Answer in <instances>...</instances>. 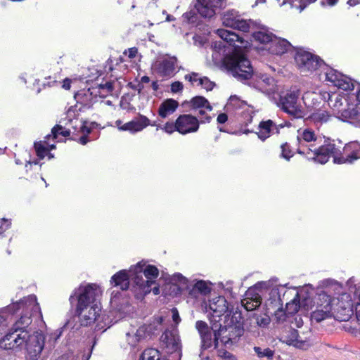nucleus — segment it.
I'll list each match as a JSON object with an SVG mask.
<instances>
[{
  "mask_svg": "<svg viewBox=\"0 0 360 360\" xmlns=\"http://www.w3.org/2000/svg\"><path fill=\"white\" fill-rule=\"evenodd\" d=\"M20 309H22V315L13 323L11 331L2 338L0 347L4 349L15 352L25 349L30 359L37 360L45 342L44 335L33 330L30 327L32 316L41 315L37 297L30 295L7 307V310L11 314L16 313Z\"/></svg>",
  "mask_w": 360,
  "mask_h": 360,
  "instance_id": "1",
  "label": "nucleus"
},
{
  "mask_svg": "<svg viewBox=\"0 0 360 360\" xmlns=\"http://www.w3.org/2000/svg\"><path fill=\"white\" fill-rule=\"evenodd\" d=\"M217 33L223 41L233 46L232 51L224 56L223 65L238 81L246 84L254 75V70L249 59L240 51V46L236 45V42L243 45V39L224 29H218Z\"/></svg>",
  "mask_w": 360,
  "mask_h": 360,
  "instance_id": "2",
  "label": "nucleus"
},
{
  "mask_svg": "<svg viewBox=\"0 0 360 360\" xmlns=\"http://www.w3.org/2000/svg\"><path fill=\"white\" fill-rule=\"evenodd\" d=\"M79 292H75L70 295V302L73 304L77 302L75 314L79 318L81 325L87 326L98 321L101 308L96 303L100 295V290L94 284H89L86 287H79Z\"/></svg>",
  "mask_w": 360,
  "mask_h": 360,
  "instance_id": "3",
  "label": "nucleus"
},
{
  "mask_svg": "<svg viewBox=\"0 0 360 360\" xmlns=\"http://www.w3.org/2000/svg\"><path fill=\"white\" fill-rule=\"evenodd\" d=\"M244 322L241 311L237 307L221 335V342L226 347L236 345L244 334Z\"/></svg>",
  "mask_w": 360,
  "mask_h": 360,
  "instance_id": "4",
  "label": "nucleus"
},
{
  "mask_svg": "<svg viewBox=\"0 0 360 360\" xmlns=\"http://www.w3.org/2000/svg\"><path fill=\"white\" fill-rule=\"evenodd\" d=\"M300 96L298 89H291L284 95L280 96L278 106L281 109L295 118H301L304 116V112L301 106L297 103Z\"/></svg>",
  "mask_w": 360,
  "mask_h": 360,
  "instance_id": "5",
  "label": "nucleus"
},
{
  "mask_svg": "<svg viewBox=\"0 0 360 360\" xmlns=\"http://www.w3.org/2000/svg\"><path fill=\"white\" fill-rule=\"evenodd\" d=\"M297 49L295 60L302 72L313 71L321 67L323 61L317 56L313 55L302 49Z\"/></svg>",
  "mask_w": 360,
  "mask_h": 360,
  "instance_id": "6",
  "label": "nucleus"
},
{
  "mask_svg": "<svg viewBox=\"0 0 360 360\" xmlns=\"http://www.w3.org/2000/svg\"><path fill=\"white\" fill-rule=\"evenodd\" d=\"M195 328L200 338V347L206 350L211 348L216 349L221 341V337L208 328V324L203 321H198L195 323Z\"/></svg>",
  "mask_w": 360,
  "mask_h": 360,
  "instance_id": "7",
  "label": "nucleus"
},
{
  "mask_svg": "<svg viewBox=\"0 0 360 360\" xmlns=\"http://www.w3.org/2000/svg\"><path fill=\"white\" fill-rule=\"evenodd\" d=\"M145 266V262H139L134 266H131L129 269V277L133 281L136 287L138 288L141 294L146 295L151 292L150 281L144 278L143 274V266Z\"/></svg>",
  "mask_w": 360,
  "mask_h": 360,
  "instance_id": "8",
  "label": "nucleus"
},
{
  "mask_svg": "<svg viewBox=\"0 0 360 360\" xmlns=\"http://www.w3.org/2000/svg\"><path fill=\"white\" fill-rule=\"evenodd\" d=\"M222 23L226 27L243 32H248L250 27L249 22L242 18L236 11H229L225 13L222 17Z\"/></svg>",
  "mask_w": 360,
  "mask_h": 360,
  "instance_id": "9",
  "label": "nucleus"
},
{
  "mask_svg": "<svg viewBox=\"0 0 360 360\" xmlns=\"http://www.w3.org/2000/svg\"><path fill=\"white\" fill-rule=\"evenodd\" d=\"M338 117L356 127H360V108L355 104L346 103V106L338 110Z\"/></svg>",
  "mask_w": 360,
  "mask_h": 360,
  "instance_id": "10",
  "label": "nucleus"
},
{
  "mask_svg": "<svg viewBox=\"0 0 360 360\" xmlns=\"http://www.w3.org/2000/svg\"><path fill=\"white\" fill-rule=\"evenodd\" d=\"M176 124L179 127V133L187 134L196 132L199 129V120L191 114L181 115L176 119Z\"/></svg>",
  "mask_w": 360,
  "mask_h": 360,
  "instance_id": "11",
  "label": "nucleus"
},
{
  "mask_svg": "<svg viewBox=\"0 0 360 360\" xmlns=\"http://www.w3.org/2000/svg\"><path fill=\"white\" fill-rule=\"evenodd\" d=\"M326 79L334 84L338 88L345 91L352 90L354 84L352 79L346 75L338 72L336 70L330 69L326 72Z\"/></svg>",
  "mask_w": 360,
  "mask_h": 360,
  "instance_id": "12",
  "label": "nucleus"
},
{
  "mask_svg": "<svg viewBox=\"0 0 360 360\" xmlns=\"http://www.w3.org/2000/svg\"><path fill=\"white\" fill-rule=\"evenodd\" d=\"M224 0H198L195 8L204 18H212L216 9L222 6Z\"/></svg>",
  "mask_w": 360,
  "mask_h": 360,
  "instance_id": "13",
  "label": "nucleus"
},
{
  "mask_svg": "<svg viewBox=\"0 0 360 360\" xmlns=\"http://www.w3.org/2000/svg\"><path fill=\"white\" fill-rule=\"evenodd\" d=\"M307 335H311L310 331L305 334L304 333H300L296 329H290L288 334V341L290 344L293 345L296 347L307 349L313 344V340Z\"/></svg>",
  "mask_w": 360,
  "mask_h": 360,
  "instance_id": "14",
  "label": "nucleus"
},
{
  "mask_svg": "<svg viewBox=\"0 0 360 360\" xmlns=\"http://www.w3.org/2000/svg\"><path fill=\"white\" fill-rule=\"evenodd\" d=\"M343 150L345 153L350 152V153L347 156V158H345L344 156H334V163H352L354 160L360 158V145L358 143H349V144L345 145Z\"/></svg>",
  "mask_w": 360,
  "mask_h": 360,
  "instance_id": "15",
  "label": "nucleus"
},
{
  "mask_svg": "<svg viewBox=\"0 0 360 360\" xmlns=\"http://www.w3.org/2000/svg\"><path fill=\"white\" fill-rule=\"evenodd\" d=\"M210 309L212 311V314L219 315V316L226 314L225 318L231 317L234 311L233 308H232V310H230L226 300L221 296L210 302Z\"/></svg>",
  "mask_w": 360,
  "mask_h": 360,
  "instance_id": "16",
  "label": "nucleus"
},
{
  "mask_svg": "<svg viewBox=\"0 0 360 360\" xmlns=\"http://www.w3.org/2000/svg\"><path fill=\"white\" fill-rule=\"evenodd\" d=\"M284 290L283 293V296L284 297L286 290H284L283 288H274L271 290L269 292V297L266 302V306L267 308L268 313H271V309H279L283 307V302L281 298L282 291Z\"/></svg>",
  "mask_w": 360,
  "mask_h": 360,
  "instance_id": "17",
  "label": "nucleus"
},
{
  "mask_svg": "<svg viewBox=\"0 0 360 360\" xmlns=\"http://www.w3.org/2000/svg\"><path fill=\"white\" fill-rule=\"evenodd\" d=\"M176 63L177 58L174 56L163 59L156 64L158 73L162 77L172 75L174 72Z\"/></svg>",
  "mask_w": 360,
  "mask_h": 360,
  "instance_id": "18",
  "label": "nucleus"
},
{
  "mask_svg": "<svg viewBox=\"0 0 360 360\" xmlns=\"http://www.w3.org/2000/svg\"><path fill=\"white\" fill-rule=\"evenodd\" d=\"M182 105L185 108H189L190 110L195 111L205 108L210 112L213 109L208 100L201 96H194L189 101H185Z\"/></svg>",
  "mask_w": 360,
  "mask_h": 360,
  "instance_id": "19",
  "label": "nucleus"
},
{
  "mask_svg": "<svg viewBox=\"0 0 360 360\" xmlns=\"http://www.w3.org/2000/svg\"><path fill=\"white\" fill-rule=\"evenodd\" d=\"M160 340L171 352H176L179 349V337L173 331L165 330L161 335Z\"/></svg>",
  "mask_w": 360,
  "mask_h": 360,
  "instance_id": "20",
  "label": "nucleus"
},
{
  "mask_svg": "<svg viewBox=\"0 0 360 360\" xmlns=\"http://www.w3.org/2000/svg\"><path fill=\"white\" fill-rule=\"evenodd\" d=\"M292 48L294 47L288 41L276 37H274L271 45L269 47L271 52L276 55H282L290 51Z\"/></svg>",
  "mask_w": 360,
  "mask_h": 360,
  "instance_id": "21",
  "label": "nucleus"
},
{
  "mask_svg": "<svg viewBox=\"0 0 360 360\" xmlns=\"http://www.w3.org/2000/svg\"><path fill=\"white\" fill-rule=\"evenodd\" d=\"M330 117L331 116L327 111L319 110L309 116L306 119V122L314 124L317 129H319L323 124L327 123Z\"/></svg>",
  "mask_w": 360,
  "mask_h": 360,
  "instance_id": "22",
  "label": "nucleus"
},
{
  "mask_svg": "<svg viewBox=\"0 0 360 360\" xmlns=\"http://www.w3.org/2000/svg\"><path fill=\"white\" fill-rule=\"evenodd\" d=\"M129 273L126 270H121L112 276L110 282L115 287L126 290L129 287Z\"/></svg>",
  "mask_w": 360,
  "mask_h": 360,
  "instance_id": "23",
  "label": "nucleus"
},
{
  "mask_svg": "<svg viewBox=\"0 0 360 360\" xmlns=\"http://www.w3.org/2000/svg\"><path fill=\"white\" fill-rule=\"evenodd\" d=\"M149 124V120L145 116H140L138 120H132L124 124L120 128L124 131H131L136 132L142 130L144 127Z\"/></svg>",
  "mask_w": 360,
  "mask_h": 360,
  "instance_id": "24",
  "label": "nucleus"
},
{
  "mask_svg": "<svg viewBox=\"0 0 360 360\" xmlns=\"http://www.w3.org/2000/svg\"><path fill=\"white\" fill-rule=\"evenodd\" d=\"M311 314V322L320 323L330 316L332 307L329 301L323 307H320Z\"/></svg>",
  "mask_w": 360,
  "mask_h": 360,
  "instance_id": "25",
  "label": "nucleus"
},
{
  "mask_svg": "<svg viewBox=\"0 0 360 360\" xmlns=\"http://www.w3.org/2000/svg\"><path fill=\"white\" fill-rule=\"evenodd\" d=\"M178 105L179 103L176 100L172 98L166 99L159 107V115L162 118L167 117L176 110Z\"/></svg>",
  "mask_w": 360,
  "mask_h": 360,
  "instance_id": "26",
  "label": "nucleus"
},
{
  "mask_svg": "<svg viewBox=\"0 0 360 360\" xmlns=\"http://www.w3.org/2000/svg\"><path fill=\"white\" fill-rule=\"evenodd\" d=\"M274 122L271 120L262 121L259 124V131L257 133L259 139L265 141L269 137L271 133H274Z\"/></svg>",
  "mask_w": 360,
  "mask_h": 360,
  "instance_id": "27",
  "label": "nucleus"
},
{
  "mask_svg": "<svg viewBox=\"0 0 360 360\" xmlns=\"http://www.w3.org/2000/svg\"><path fill=\"white\" fill-rule=\"evenodd\" d=\"M139 360H169L155 348H148L141 353Z\"/></svg>",
  "mask_w": 360,
  "mask_h": 360,
  "instance_id": "28",
  "label": "nucleus"
},
{
  "mask_svg": "<svg viewBox=\"0 0 360 360\" xmlns=\"http://www.w3.org/2000/svg\"><path fill=\"white\" fill-rule=\"evenodd\" d=\"M318 137L316 136L314 131L311 129H305L303 131L297 136V141L299 146H304L305 143L311 142H316Z\"/></svg>",
  "mask_w": 360,
  "mask_h": 360,
  "instance_id": "29",
  "label": "nucleus"
},
{
  "mask_svg": "<svg viewBox=\"0 0 360 360\" xmlns=\"http://www.w3.org/2000/svg\"><path fill=\"white\" fill-rule=\"evenodd\" d=\"M210 292V288L204 281H199L196 282L192 288L189 290V294L195 297H197L199 294L205 295Z\"/></svg>",
  "mask_w": 360,
  "mask_h": 360,
  "instance_id": "30",
  "label": "nucleus"
},
{
  "mask_svg": "<svg viewBox=\"0 0 360 360\" xmlns=\"http://www.w3.org/2000/svg\"><path fill=\"white\" fill-rule=\"evenodd\" d=\"M209 319L210 326H208V328L221 337L222 332H224V327L221 323V316L216 314H212Z\"/></svg>",
  "mask_w": 360,
  "mask_h": 360,
  "instance_id": "31",
  "label": "nucleus"
},
{
  "mask_svg": "<svg viewBox=\"0 0 360 360\" xmlns=\"http://www.w3.org/2000/svg\"><path fill=\"white\" fill-rule=\"evenodd\" d=\"M342 142L338 140V145L335 143V140L330 141L329 139L325 140L324 143L323 144L326 148L328 153L334 157L339 154H341V148H342Z\"/></svg>",
  "mask_w": 360,
  "mask_h": 360,
  "instance_id": "32",
  "label": "nucleus"
},
{
  "mask_svg": "<svg viewBox=\"0 0 360 360\" xmlns=\"http://www.w3.org/2000/svg\"><path fill=\"white\" fill-rule=\"evenodd\" d=\"M262 304V297L259 295H255L254 297L245 298L242 302V307L247 311H252L258 308Z\"/></svg>",
  "mask_w": 360,
  "mask_h": 360,
  "instance_id": "33",
  "label": "nucleus"
},
{
  "mask_svg": "<svg viewBox=\"0 0 360 360\" xmlns=\"http://www.w3.org/2000/svg\"><path fill=\"white\" fill-rule=\"evenodd\" d=\"M143 274L145 278L150 280V284L152 285L155 283V280L159 275V271L158 268L153 265H147L143 266Z\"/></svg>",
  "mask_w": 360,
  "mask_h": 360,
  "instance_id": "34",
  "label": "nucleus"
},
{
  "mask_svg": "<svg viewBox=\"0 0 360 360\" xmlns=\"http://www.w3.org/2000/svg\"><path fill=\"white\" fill-rule=\"evenodd\" d=\"M325 149L326 148L323 145L319 146L318 148L315 150L316 156H314L312 159L320 164L326 163L331 155Z\"/></svg>",
  "mask_w": 360,
  "mask_h": 360,
  "instance_id": "35",
  "label": "nucleus"
},
{
  "mask_svg": "<svg viewBox=\"0 0 360 360\" xmlns=\"http://www.w3.org/2000/svg\"><path fill=\"white\" fill-rule=\"evenodd\" d=\"M276 36L272 33H268L263 31L256 32L253 34L254 39L262 44H270L271 45L272 41Z\"/></svg>",
  "mask_w": 360,
  "mask_h": 360,
  "instance_id": "36",
  "label": "nucleus"
},
{
  "mask_svg": "<svg viewBox=\"0 0 360 360\" xmlns=\"http://www.w3.org/2000/svg\"><path fill=\"white\" fill-rule=\"evenodd\" d=\"M316 0H283L281 6L285 4H290L300 8V11H303L309 4L315 2Z\"/></svg>",
  "mask_w": 360,
  "mask_h": 360,
  "instance_id": "37",
  "label": "nucleus"
},
{
  "mask_svg": "<svg viewBox=\"0 0 360 360\" xmlns=\"http://www.w3.org/2000/svg\"><path fill=\"white\" fill-rule=\"evenodd\" d=\"M58 134L62 135L64 137H68L70 135V129H63V127L60 124H56L51 129V134L47 135L45 138L49 139L51 136H53L54 139H57Z\"/></svg>",
  "mask_w": 360,
  "mask_h": 360,
  "instance_id": "38",
  "label": "nucleus"
},
{
  "mask_svg": "<svg viewBox=\"0 0 360 360\" xmlns=\"http://www.w3.org/2000/svg\"><path fill=\"white\" fill-rule=\"evenodd\" d=\"M253 349L259 358L266 357L268 359H271L273 358L274 352L270 348L254 347Z\"/></svg>",
  "mask_w": 360,
  "mask_h": 360,
  "instance_id": "39",
  "label": "nucleus"
},
{
  "mask_svg": "<svg viewBox=\"0 0 360 360\" xmlns=\"http://www.w3.org/2000/svg\"><path fill=\"white\" fill-rule=\"evenodd\" d=\"M253 318L255 319L257 324L259 327H262V328L267 326L271 321V319H270L269 316L266 315V314L259 315V314H255L253 315Z\"/></svg>",
  "mask_w": 360,
  "mask_h": 360,
  "instance_id": "40",
  "label": "nucleus"
},
{
  "mask_svg": "<svg viewBox=\"0 0 360 360\" xmlns=\"http://www.w3.org/2000/svg\"><path fill=\"white\" fill-rule=\"evenodd\" d=\"M318 147H315V145L313 143H305L304 146H299L297 148V153L299 154H308L310 152L314 153V156H316V149Z\"/></svg>",
  "mask_w": 360,
  "mask_h": 360,
  "instance_id": "41",
  "label": "nucleus"
},
{
  "mask_svg": "<svg viewBox=\"0 0 360 360\" xmlns=\"http://www.w3.org/2000/svg\"><path fill=\"white\" fill-rule=\"evenodd\" d=\"M34 147L36 150L37 155L40 159L44 158L49 151V148L45 147L41 142H35Z\"/></svg>",
  "mask_w": 360,
  "mask_h": 360,
  "instance_id": "42",
  "label": "nucleus"
},
{
  "mask_svg": "<svg viewBox=\"0 0 360 360\" xmlns=\"http://www.w3.org/2000/svg\"><path fill=\"white\" fill-rule=\"evenodd\" d=\"M146 328L144 326L139 327L137 329L136 333H135V338H133L132 340H127L129 344L134 347L136 345V343L145 336Z\"/></svg>",
  "mask_w": 360,
  "mask_h": 360,
  "instance_id": "43",
  "label": "nucleus"
},
{
  "mask_svg": "<svg viewBox=\"0 0 360 360\" xmlns=\"http://www.w3.org/2000/svg\"><path fill=\"white\" fill-rule=\"evenodd\" d=\"M217 356L220 360H237L236 356L226 349H218Z\"/></svg>",
  "mask_w": 360,
  "mask_h": 360,
  "instance_id": "44",
  "label": "nucleus"
},
{
  "mask_svg": "<svg viewBox=\"0 0 360 360\" xmlns=\"http://www.w3.org/2000/svg\"><path fill=\"white\" fill-rule=\"evenodd\" d=\"M198 85H200L202 87L205 89L207 91H211L214 86V83L210 81L207 77H202L199 78V83Z\"/></svg>",
  "mask_w": 360,
  "mask_h": 360,
  "instance_id": "45",
  "label": "nucleus"
},
{
  "mask_svg": "<svg viewBox=\"0 0 360 360\" xmlns=\"http://www.w3.org/2000/svg\"><path fill=\"white\" fill-rule=\"evenodd\" d=\"M206 109L202 108L200 110H198V115L200 117L199 124H205V123H210L212 120V117L208 115L206 112Z\"/></svg>",
  "mask_w": 360,
  "mask_h": 360,
  "instance_id": "46",
  "label": "nucleus"
},
{
  "mask_svg": "<svg viewBox=\"0 0 360 360\" xmlns=\"http://www.w3.org/2000/svg\"><path fill=\"white\" fill-rule=\"evenodd\" d=\"M172 280L174 281H176V282H179L180 284H182L183 286L181 287V288H186V289H189L188 285H187V283H188V280L186 277L183 276L181 274H176L174 275L173 276V278Z\"/></svg>",
  "mask_w": 360,
  "mask_h": 360,
  "instance_id": "47",
  "label": "nucleus"
},
{
  "mask_svg": "<svg viewBox=\"0 0 360 360\" xmlns=\"http://www.w3.org/2000/svg\"><path fill=\"white\" fill-rule=\"evenodd\" d=\"M263 82L269 86H274V79L272 77H270L267 76L266 75H262L261 77ZM274 91V89L273 87L269 88V89L266 90V92L268 95H270L271 93Z\"/></svg>",
  "mask_w": 360,
  "mask_h": 360,
  "instance_id": "48",
  "label": "nucleus"
},
{
  "mask_svg": "<svg viewBox=\"0 0 360 360\" xmlns=\"http://www.w3.org/2000/svg\"><path fill=\"white\" fill-rule=\"evenodd\" d=\"M91 94L89 93V90L87 91H78L75 95V98L77 100V103H83L85 102L84 97H90Z\"/></svg>",
  "mask_w": 360,
  "mask_h": 360,
  "instance_id": "49",
  "label": "nucleus"
},
{
  "mask_svg": "<svg viewBox=\"0 0 360 360\" xmlns=\"http://www.w3.org/2000/svg\"><path fill=\"white\" fill-rule=\"evenodd\" d=\"M165 131L168 134H172V132L177 131L179 132V127L176 124V121L174 123L167 122L164 127Z\"/></svg>",
  "mask_w": 360,
  "mask_h": 360,
  "instance_id": "50",
  "label": "nucleus"
},
{
  "mask_svg": "<svg viewBox=\"0 0 360 360\" xmlns=\"http://www.w3.org/2000/svg\"><path fill=\"white\" fill-rule=\"evenodd\" d=\"M274 309V317L276 319V321L281 322L284 321L285 319V311L283 310V307Z\"/></svg>",
  "mask_w": 360,
  "mask_h": 360,
  "instance_id": "51",
  "label": "nucleus"
},
{
  "mask_svg": "<svg viewBox=\"0 0 360 360\" xmlns=\"http://www.w3.org/2000/svg\"><path fill=\"white\" fill-rule=\"evenodd\" d=\"M344 311H345L346 314L343 315V316H341L339 315V313L336 315V317L338 319H339L340 321H347L350 318L352 314L353 313V310L352 308H345L344 309Z\"/></svg>",
  "mask_w": 360,
  "mask_h": 360,
  "instance_id": "52",
  "label": "nucleus"
},
{
  "mask_svg": "<svg viewBox=\"0 0 360 360\" xmlns=\"http://www.w3.org/2000/svg\"><path fill=\"white\" fill-rule=\"evenodd\" d=\"M186 80H188L192 84H193L194 82H198V84L199 83V74L197 72H192L191 74H187L184 77Z\"/></svg>",
  "mask_w": 360,
  "mask_h": 360,
  "instance_id": "53",
  "label": "nucleus"
},
{
  "mask_svg": "<svg viewBox=\"0 0 360 360\" xmlns=\"http://www.w3.org/2000/svg\"><path fill=\"white\" fill-rule=\"evenodd\" d=\"M184 85L181 82H174L171 85V91L172 93H178L182 91Z\"/></svg>",
  "mask_w": 360,
  "mask_h": 360,
  "instance_id": "54",
  "label": "nucleus"
},
{
  "mask_svg": "<svg viewBox=\"0 0 360 360\" xmlns=\"http://www.w3.org/2000/svg\"><path fill=\"white\" fill-rule=\"evenodd\" d=\"M128 86L134 90H136L138 91V94H141L142 89H143V84L141 82H139L138 84H133L132 82H129L128 84Z\"/></svg>",
  "mask_w": 360,
  "mask_h": 360,
  "instance_id": "55",
  "label": "nucleus"
},
{
  "mask_svg": "<svg viewBox=\"0 0 360 360\" xmlns=\"http://www.w3.org/2000/svg\"><path fill=\"white\" fill-rule=\"evenodd\" d=\"M172 314L173 321L176 324H178L181 321V318H180V316H179V311H178L177 309L176 308H173L172 309Z\"/></svg>",
  "mask_w": 360,
  "mask_h": 360,
  "instance_id": "56",
  "label": "nucleus"
},
{
  "mask_svg": "<svg viewBox=\"0 0 360 360\" xmlns=\"http://www.w3.org/2000/svg\"><path fill=\"white\" fill-rule=\"evenodd\" d=\"M99 87L102 89H106L108 93H110L113 90V84L111 82H107L105 84H101L99 85Z\"/></svg>",
  "mask_w": 360,
  "mask_h": 360,
  "instance_id": "57",
  "label": "nucleus"
},
{
  "mask_svg": "<svg viewBox=\"0 0 360 360\" xmlns=\"http://www.w3.org/2000/svg\"><path fill=\"white\" fill-rule=\"evenodd\" d=\"M80 131L84 135H88L91 132V128L86 126V122H84L81 124Z\"/></svg>",
  "mask_w": 360,
  "mask_h": 360,
  "instance_id": "58",
  "label": "nucleus"
},
{
  "mask_svg": "<svg viewBox=\"0 0 360 360\" xmlns=\"http://www.w3.org/2000/svg\"><path fill=\"white\" fill-rule=\"evenodd\" d=\"M228 120V115L226 113H220L217 119L219 124H224Z\"/></svg>",
  "mask_w": 360,
  "mask_h": 360,
  "instance_id": "59",
  "label": "nucleus"
},
{
  "mask_svg": "<svg viewBox=\"0 0 360 360\" xmlns=\"http://www.w3.org/2000/svg\"><path fill=\"white\" fill-rule=\"evenodd\" d=\"M8 325L7 319L4 316L0 314V331L4 330Z\"/></svg>",
  "mask_w": 360,
  "mask_h": 360,
  "instance_id": "60",
  "label": "nucleus"
},
{
  "mask_svg": "<svg viewBox=\"0 0 360 360\" xmlns=\"http://www.w3.org/2000/svg\"><path fill=\"white\" fill-rule=\"evenodd\" d=\"M356 319L360 324V304H356Z\"/></svg>",
  "mask_w": 360,
  "mask_h": 360,
  "instance_id": "61",
  "label": "nucleus"
},
{
  "mask_svg": "<svg viewBox=\"0 0 360 360\" xmlns=\"http://www.w3.org/2000/svg\"><path fill=\"white\" fill-rule=\"evenodd\" d=\"M356 103L355 104L357 108H360V89L356 91L355 95Z\"/></svg>",
  "mask_w": 360,
  "mask_h": 360,
  "instance_id": "62",
  "label": "nucleus"
},
{
  "mask_svg": "<svg viewBox=\"0 0 360 360\" xmlns=\"http://www.w3.org/2000/svg\"><path fill=\"white\" fill-rule=\"evenodd\" d=\"M89 141L88 136L86 135H83L79 138V143L82 145H85Z\"/></svg>",
  "mask_w": 360,
  "mask_h": 360,
  "instance_id": "63",
  "label": "nucleus"
},
{
  "mask_svg": "<svg viewBox=\"0 0 360 360\" xmlns=\"http://www.w3.org/2000/svg\"><path fill=\"white\" fill-rule=\"evenodd\" d=\"M136 53H137L136 49H135V48L130 49L129 57L131 58H134L136 56Z\"/></svg>",
  "mask_w": 360,
  "mask_h": 360,
  "instance_id": "64",
  "label": "nucleus"
}]
</instances>
